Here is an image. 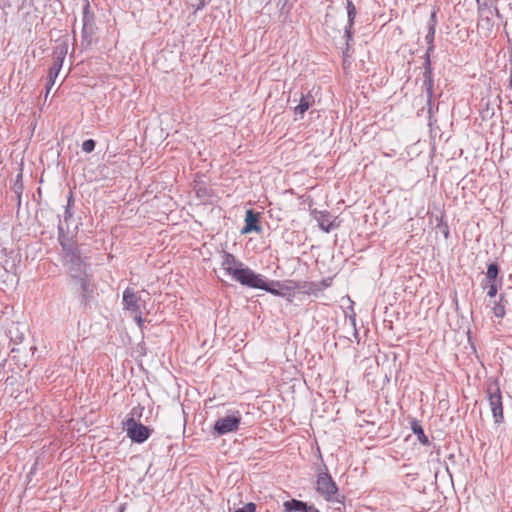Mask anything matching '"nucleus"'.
I'll list each match as a JSON object with an SVG mask.
<instances>
[{
  "label": "nucleus",
  "instance_id": "obj_40",
  "mask_svg": "<svg viewBox=\"0 0 512 512\" xmlns=\"http://www.w3.org/2000/svg\"><path fill=\"white\" fill-rule=\"evenodd\" d=\"M135 409H136V416L140 417L141 416V412L138 413L137 410L138 409L143 410V407L137 406V408H135Z\"/></svg>",
  "mask_w": 512,
  "mask_h": 512
},
{
  "label": "nucleus",
  "instance_id": "obj_22",
  "mask_svg": "<svg viewBox=\"0 0 512 512\" xmlns=\"http://www.w3.org/2000/svg\"><path fill=\"white\" fill-rule=\"evenodd\" d=\"M322 291V284L317 282H308L303 286V293L306 294H317Z\"/></svg>",
  "mask_w": 512,
  "mask_h": 512
},
{
  "label": "nucleus",
  "instance_id": "obj_1",
  "mask_svg": "<svg viewBox=\"0 0 512 512\" xmlns=\"http://www.w3.org/2000/svg\"><path fill=\"white\" fill-rule=\"evenodd\" d=\"M58 241L62 249V262L67 267L70 277H77L79 273L89 269L87 258L82 256L78 244L67 236L60 219L58 223Z\"/></svg>",
  "mask_w": 512,
  "mask_h": 512
},
{
  "label": "nucleus",
  "instance_id": "obj_37",
  "mask_svg": "<svg viewBox=\"0 0 512 512\" xmlns=\"http://www.w3.org/2000/svg\"><path fill=\"white\" fill-rule=\"evenodd\" d=\"M498 303L505 304V306L508 304V300L506 299L504 294H500Z\"/></svg>",
  "mask_w": 512,
  "mask_h": 512
},
{
  "label": "nucleus",
  "instance_id": "obj_29",
  "mask_svg": "<svg viewBox=\"0 0 512 512\" xmlns=\"http://www.w3.org/2000/svg\"><path fill=\"white\" fill-rule=\"evenodd\" d=\"M134 320L137 323L140 330H143L145 320L142 318V311L134 312Z\"/></svg>",
  "mask_w": 512,
  "mask_h": 512
},
{
  "label": "nucleus",
  "instance_id": "obj_34",
  "mask_svg": "<svg viewBox=\"0 0 512 512\" xmlns=\"http://www.w3.org/2000/svg\"><path fill=\"white\" fill-rule=\"evenodd\" d=\"M73 206H74V197H73V193L70 192L69 196L67 198V205H66V207H69L70 209H72Z\"/></svg>",
  "mask_w": 512,
  "mask_h": 512
},
{
  "label": "nucleus",
  "instance_id": "obj_2",
  "mask_svg": "<svg viewBox=\"0 0 512 512\" xmlns=\"http://www.w3.org/2000/svg\"><path fill=\"white\" fill-rule=\"evenodd\" d=\"M315 490L327 502L335 505V511L343 512L345 508V496L339 493V488L329 474L328 468L324 463H322V468L318 469Z\"/></svg>",
  "mask_w": 512,
  "mask_h": 512
},
{
  "label": "nucleus",
  "instance_id": "obj_11",
  "mask_svg": "<svg viewBox=\"0 0 512 512\" xmlns=\"http://www.w3.org/2000/svg\"><path fill=\"white\" fill-rule=\"evenodd\" d=\"M83 28H82V44L86 41L87 45L91 42L93 34L94 14L90 11V4L86 2L83 7Z\"/></svg>",
  "mask_w": 512,
  "mask_h": 512
},
{
  "label": "nucleus",
  "instance_id": "obj_18",
  "mask_svg": "<svg viewBox=\"0 0 512 512\" xmlns=\"http://www.w3.org/2000/svg\"><path fill=\"white\" fill-rule=\"evenodd\" d=\"M307 502L291 499L283 503L284 512H305Z\"/></svg>",
  "mask_w": 512,
  "mask_h": 512
},
{
  "label": "nucleus",
  "instance_id": "obj_28",
  "mask_svg": "<svg viewBox=\"0 0 512 512\" xmlns=\"http://www.w3.org/2000/svg\"><path fill=\"white\" fill-rule=\"evenodd\" d=\"M256 511V505L252 502L247 503L243 507L235 510L234 512H255Z\"/></svg>",
  "mask_w": 512,
  "mask_h": 512
},
{
  "label": "nucleus",
  "instance_id": "obj_13",
  "mask_svg": "<svg viewBox=\"0 0 512 512\" xmlns=\"http://www.w3.org/2000/svg\"><path fill=\"white\" fill-rule=\"evenodd\" d=\"M222 268L226 273L233 277V271L242 269L244 263L237 260L236 257L227 251H222Z\"/></svg>",
  "mask_w": 512,
  "mask_h": 512
},
{
  "label": "nucleus",
  "instance_id": "obj_17",
  "mask_svg": "<svg viewBox=\"0 0 512 512\" xmlns=\"http://www.w3.org/2000/svg\"><path fill=\"white\" fill-rule=\"evenodd\" d=\"M437 13L438 10L436 8H434L433 11L431 12L430 19L427 24L428 32L425 36L426 43H434L436 26L438 23Z\"/></svg>",
  "mask_w": 512,
  "mask_h": 512
},
{
  "label": "nucleus",
  "instance_id": "obj_5",
  "mask_svg": "<svg viewBox=\"0 0 512 512\" xmlns=\"http://www.w3.org/2000/svg\"><path fill=\"white\" fill-rule=\"evenodd\" d=\"M233 279L241 285L253 289L270 290L267 287V280L261 274L255 273L249 267L233 271Z\"/></svg>",
  "mask_w": 512,
  "mask_h": 512
},
{
  "label": "nucleus",
  "instance_id": "obj_10",
  "mask_svg": "<svg viewBox=\"0 0 512 512\" xmlns=\"http://www.w3.org/2000/svg\"><path fill=\"white\" fill-rule=\"evenodd\" d=\"M124 308L131 313L140 312L145 307V301L131 288H126L123 292Z\"/></svg>",
  "mask_w": 512,
  "mask_h": 512
},
{
  "label": "nucleus",
  "instance_id": "obj_39",
  "mask_svg": "<svg viewBox=\"0 0 512 512\" xmlns=\"http://www.w3.org/2000/svg\"><path fill=\"white\" fill-rule=\"evenodd\" d=\"M135 409H136V416L140 417L141 416V412L138 413L137 410L138 409L143 410V407L137 406V408H135Z\"/></svg>",
  "mask_w": 512,
  "mask_h": 512
},
{
  "label": "nucleus",
  "instance_id": "obj_24",
  "mask_svg": "<svg viewBox=\"0 0 512 512\" xmlns=\"http://www.w3.org/2000/svg\"><path fill=\"white\" fill-rule=\"evenodd\" d=\"M492 312L497 318H503L506 314L505 304L494 302Z\"/></svg>",
  "mask_w": 512,
  "mask_h": 512
},
{
  "label": "nucleus",
  "instance_id": "obj_30",
  "mask_svg": "<svg viewBox=\"0 0 512 512\" xmlns=\"http://www.w3.org/2000/svg\"><path fill=\"white\" fill-rule=\"evenodd\" d=\"M289 0H278L277 6L280 8L281 13H288L290 11V8L287 7Z\"/></svg>",
  "mask_w": 512,
  "mask_h": 512
},
{
  "label": "nucleus",
  "instance_id": "obj_8",
  "mask_svg": "<svg viewBox=\"0 0 512 512\" xmlns=\"http://www.w3.org/2000/svg\"><path fill=\"white\" fill-rule=\"evenodd\" d=\"M241 423V415L238 411L232 415H226L217 419L213 426V433L222 436L231 432H236Z\"/></svg>",
  "mask_w": 512,
  "mask_h": 512
},
{
  "label": "nucleus",
  "instance_id": "obj_27",
  "mask_svg": "<svg viewBox=\"0 0 512 512\" xmlns=\"http://www.w3.org/2000/svg\"><path fill=\"white\" fill-rule=\"evenodd\" d=\"M345 43H349L353 40V26L347 24L344 31Z\"/></svg>",
  "mask_w": 512,
  "mask_h": 512
},
{
  "label": "nucleus",
  "instance_id": "obj_16",
  "mask_svg": "<svg viewBox=\"0 0 512 512\" xmlns=\"http://www.w3.org/2000/svg\"><path fill=\"white\" fill-rule=\"evenodd\" d=\"M410 428H411L412 432L417 436L418 441L422 445L430 444L429 438L426 436L424 429L419 420H417L415 418L412 419L410 421Z\"/></svg>",
  "mask_w": 512,
  "mask_h": 512
},
{
  "label": "nucleus",
  "instance_id": "obj_20",
  "mask_svg": "<svg viewBox=\"0 0 512 512\" xmlns=\"http://www.w3.org/2000/svg\"><path fill=\"white\" fill-rule=\"evenodd\" d=\"M436 229L443 234L445 239H448L450 236V229L446 221L443 219V215L436 216Z\"/></svg>",
  "mask_w": 512,
  "mask_h": 512
},
{
  "label": "nucleus",
  "instance_id": "obj_4",
  "mask_svg": "<svg viewBox=\"0 0 512 512\" xmlns=\"http://www.w3.org/2000/svg\"><path fill=\"white\" fill-rule=\"evenodd\" d=\"M486 394L495 423H501L503 416L502 394L498 380L489 379L486 385Z\"/></svg>",
  "mask_w": 512,
  "mask_h": 512
},
{
  "label": "nucleus",
  "instance_id": "obj_21",
  "mask_svg": "<svg viewBox=\"0 0 512 512\" xmlns=\"http://www.w3.org/2000/svg\"><path fill=\"white\" fill-rule=\"evenodd\" d=\"M346 9L348 16L347 24H350V26H354L357 11L355 5L351 0H346Z\"/></svg>",
  "mask_w": 512,
  "mask_h": 512
},
{
  "label": "nucleus",
  "instance_id": "obj_41",
  "mask_svg": "<svg viewBox=\"0 0 512 512\" xmlns=\"http://www.w3.org/2000/svg\"><path fill=\"white\" fill-rule=\"evenodd\" d=\"M495 12H496V15H497L498 17H500V13H499L498 8H495Z\"/></svg>",
  "mask_w": 512,
  "mask_h": 512
},
{
  "label": "nucleus",
  "instance_id": "obj_31",
  "mask_svg": "<svg viewBox=\"0 0 512 512\" xmlns=\"http://www.w3.org/2000/svg\"><path fill=\"white\" fill-rule=\"evenodd\" d=\"M478 25L481 27L486 26L487 29H490V27L493 26V23L489 17H485L480 19Z\"/></svg>",
  "mask_w": 512,
  "mask_h": 512
},
{
  "label": "nucleus",
  "instance_id": "obj_25",
  "mask_svg": "<svg viewBox=\"0 0 512 512\" xmlns=\"http://www.w3.org/2000/svg\"><path fill=\"white\" fill-rule=\"evenodd\" d=\"M483 288H487V296L490 298H493L498 293V286L497 283H482Z\"/></svg>",
  "mask_w": 512,
  "mask_h": 512
},
{
  "label": "nucleus",
  "instance_id": "obj_6",
  "mask_svg": "<svg viewBox=\"0 0 512 512\" xmlns=\"http://www.w3.org/2000/svg\"><path fill=\"white\" fill-rule=\"evenodd\" d=\"M136 417V409L133 408L129 414V417L124 422V426L127 432L128 437L134 443L141 444L145 442L151 435L152 429L149 427L137 422L135 420Z\"/></svg>",
  "mask_w": 512,
  "mask_h": 512
},
{
  "label": "nucleus",
  "instance_id": "obj_42",
  "mask_svg": "<svg viewBox=\"0 0 512 512\" xmlns=\"http://www.w3.org/2000/svg\"><path fill=\"white\" fill-rule=\"evenodd\" d=\"M477 2H479V0H477Z\"/></svg>",
  "mask_w": 512,
  "mask_h": 512
},
{
  "label": "nucleus",
  "instance_id": "obj_38",
  "mask_svg": "<svg viewBox=\"0 0 512 512\" xmlns=\"http://www.w3.org/2000/svg\"><path fill=\"white\" fill-rule=\"evenodd\" d=\"M322 284V290L330 285L329 279L320 282Z\"/></svg>",
  "mask_w": 512,
  "mask_h": 512
},
{
  "label": "nucleus",
  "instance_id": "obj_26",
  "mask_svg": "<svg viewBox=\"0 0 512 512\" xmlns=\"http://www.w3.org/2000/svg\"><path fill=\"white\" fill-rule=\"evenodd\" d=\"M96 146V141L93 139H87L82 143V150L85 153H91L94 151Z\"/></svg>",
  "mask_w": 512,
  "mask_h": 512
},
{
  "label": "nucleus",
  "instance_id": "obj_3",
  "mask_svg": "<svg viewBox=\"0 0 512 512\" xmlns=\"http://www.w3.org/2000/svg\"><path fill=\"white\" fill-rule=\"evenodd\" d=\"M68 47H69V36L64 35L60 37L56 41V45L53 48V64L49 69L48 74V90L50 87H52L55 83L56 78L59 75V72L62 68L63 62L66 58V55L68 53Z\"/></svg>",
  "mask_w": 512,
  "mask_h": 512
},
{
  "label": "nucleus",
  "instance_id": "obj_33",
  "mask_svg": "<svg viewBox=\"0 0 512 512\" xmlns=\"http://www.w3.org/2000/svg\"><path fill=\"white\" fill-rule=\"evenodd\" d=\"M350 56H351V46L349 43H345V48L343 49L344 62Z\"/></svg>",
  "mask_w": 512,
  "mask_h": 512
},
{
  "label": "nucleus",
  "instance_id": "obj_15",
  "mask_svg": "<svg viewBox=\"0 0 512 512\" xmlns=\"http://www.w3.org/2000/svg\"><path fill=\"white\" fill-rule=\"evenodd\" d=\"M315 103L314 96L308 92L307 94H301V98L299 104L294 108V113L296 115H300L301 117L304 113L313 106Z\"/></svg>",
  "mask_w": 512,
  "mask_h": 512
},
{
  "label": "nucleus",
  "instance_id": "obj_9",
  "mask_svg": "<svg viewBox=\"0 0 512 512\" xmlns=\"http://www.w3.org/2000/svg\"><path fill=\"white\" fill-rule=\"evenodd\" d=\"M423 84L422 89L426 93L427 97V105L429 106V113L432 112V98L434 95V78H433V68L431 64V57L429 55H424L423 62Z\"/></svg>",
  "mask_w": 512,
  "mask_h": 512
},
{
  "label": "nucleus",
  "instance_id": "obj_19",
  "mask_svg": "<svg viewBox=\"0 0 512 512\" xmlns=\"http://www.w3.org/2000/svg\"><path fill=\"white\" fill-rule=\"evenodd\" d=\"M499 272L500 267L498 263L491 262L488 264L484 283H497Z\"/></svg>",
  "mask_w": 512,
  "mask_h": 512
},
{
  "label": "nucleus",
  "instance_id": "obj_35",
  "mask_svg": "<svg viewBox=\"0 0 512 512\" xmlns=\"http://www.w3.org/2000/svg\"><path fill=\"white\" fill-rule=\"evenodd\" d=\"M435 45L434 43H427V50L425 52V55H429L431 57V54L434 52Z\"/></svg>",
  "mask_w": 512,
  "mask_h": 512
},
{
  "label": "nucleus",
  "instance_id": "obj_14",
  "mask_svg": "<svg viewBox=\"0 0 512 512\" xmlns=\"http://www.w3.org/2000/svg\"><path fill=\"white\" fill-rule=\"evenodd\" d=\"M259 213L248 209L245 214V226L242 228V234H248L252 231L259 233L261 226L259 225Z\"/></svg>",
  "mask_w": 512,
  "mask_h": 512
},
{
  "label": "nucleus",
  "instance_id": "obj_36",
  "mask_svg": "<svg viewBox=\"0 0 512 512\" xmlns=\"http://www.w3.org/2000/svg\"><path fill=\"white\" fill-rule=\"evenodd\" d=\"M210 0H198V4H197V10H200L202 8L205 7V5L207 4V2H209Z\"/></svg>",
  "mask_w": 512,
  "mask_h": 512
},
{
  "label": "nucleus",
  "instance_id": "obj_32",
  "mask_svg": "<svg viewBox=\"0 0 512 512\" xmlns=\"http://www.w3.org/2000/svg\"><path fill=\"white\" fill-rule=\"evenodd\" d=\"M73 217V210L69 207L65 208L64 211V222L68 223V221Z\"/></svg>",
  "mask_w": 512,
  "mask_h": 512
},
{
  "label": "nucleus",
  "instance_id": "obj_12",
  "mask_svg": "<svg viewBox=\"0 0 512 512\" xmlns=\"http://www.w3.org/2000/svg\"><path fill=\"white\" fill-rule=\"evenodd\" d=\"M311 215L317 221L320 229L326 233L338 227V224H335L334 221H330V213L328 211H318L314 209L311 211Z\"/></svg>",
  "mask_w": 512,
  "mask_h": 512
},
{
  "label": "nucleus",
  "instance_id": "obj_23",
  "mask_svg": "<svg viewBox=\"0 0 512 512\" xmlns=\"http://www.w3.org/2000/svg\"><path fill=\"white\" fill-rule=\"evenodd\" d=\"M282 284L279 282V281H267V287L270 289V290H265L266 292H269L273 295H276V296H284V293L277 289L276 287H281Z\"/></svg>",
  "mask_w": 512,
  "mask_h": 512
},
{
  "label": "nucleus",
  "instance_id": "obj_7",
  "mask_svg": "<svg viewBox=\"0 0 512 512\" xmlns=\"http://www.w3.org/2000/svg\"><path fill=\"white\" fill-rule=\"evenodd\" d=\"M72 281L79 287L80 305L86 309L93 299L92 274L87 271L79 273L77 277H70Z\"/></svg>",
  "mask_w": 512,
  "mask_h": 512
}]
</instances>
